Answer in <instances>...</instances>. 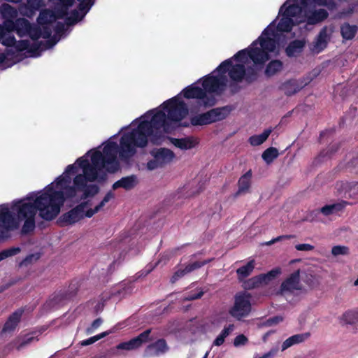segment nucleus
Masks as SVG:
<instances>
[{
    "label": "nucleus",
    "mask_w": 358,
    "mask_h": 358,
    "mask_svg": "<svg viewBox=\"0 0 358 358\" xmlns=\"http://www.w3.org/2000/svg\"><path fill=\"white\" fill-rule=\"evenodd\" d=\"M88 173L78 174L70 186L71 177L61 175L55 180V186L61 190H55L53 183L48 185L39 196L31 194L26 198L14 203L13 209L16 210L19 219H26L22 227V233L27 234L33 231L36 227L35 216L37 211L45 220H53L59 215L61 208L67 199H73L77 192L83 191L87 182H92Z\"/></svg>",
    "instance_id": "f257e3e1"
},
{
    "label": "nucleus",
    "mask_w": 358,
    "mask_h": 358,
    "mask_svg": "<svg viewBox=\"0 0 358 358\" xmlns=\"http://www.w3.org/2000/svg\"><path fill=\"white\" fill-rule=\"evenodd\" d=\"M167 120L165 111L158 110L150 120H142L136 128L124 134L120 138V161L128 164L136 155L137 148L147 146L148 137L153 144H159L164 137L162 128L165 130L169 125Z\"/></svg>",
    "instance_id": "f03ea898"
},
{
    "label": "nucleus",
    "mask_w": 358,
    "mask_h": 358,
    "mask_svg": "<svg viewBox=\"0 0 358 358\" xmlns=\"http://www.w3.org/2000/svg\"><path fill=\"white\" fill-rule=\"evenodd\" d=\"M215 71L223 75L227 73L228 91L230 95H235L243 90V81L250 85L258 80L259 69L251 66L246 68L243 64H234L232 59H227L223 61Z\"/></svg>",
    "instance_id": "7ed1b4c3"
},
{
    "label": "nucleus",
    "mask_w": 358,
    "mask_h": 358,
    "mask_svg": "<svg viewBox=\"0 0 358 358\" xmlns=\"http://www.w3.org/2000/svg\"><path fill=\"white\" fill-rule=\"evenodd\" d=\"M121 144L120 145L115 141H110L106 143L101 152L99 150H95L91 155V162L96 165L99 164L102 170L106 169V172L110 173H116L120 169V163L117 159V154L120 155ZM120 159V157H119Z\"/></svg>",
    "instance_id": "20e7f679"
},
{
    "label": "nucleus",
    "mask_w": 358,
    "mask_h": 358,
    "mask_svg": "<svg viewBox=\"0 0 358 358\" xmlns=\"http://www.w3.org/2000/svg\"><path fill=\"white\" fill-rule=\"evenodd\" d=\"M270 58L269 54H267L260 47L253 45L252 42L248 48L239 50L230 59H232V62L235 60L239 62L238 64H243L244 65L250 59L255 66V67L259 68L260 70Z\"/></svg>",
    "instance_id": "39448f33"
},
{
    "label": "nucleus",
    "mask_w": 358,
    "mask_h": 358,
    "mask_svg": "<svg viewBox=\"0 0 358 358\" xmlns=\"http://www.w3.org/2000/svg\"><path fill=\"white\" fill-rule=\"evenodd\" d=\"M162 106L165 113H166L167 119L170 122L177 124L178 127L189 113L188 106L182 100L180 94L165 101Z\"/></svg>",
    "instance_id": "423d86ee"
},
{
    "label": "nucleus",
    "mask_w": 358,
    "mask_h": 358,
    "mask_svg": "<svg viewBox=\"0 0 358 358\" xmlns=\"http://www.w3.org/2000/svg\"><path fill=\"white\" fill-rule=\"evenodd\" d=\"M250 294L241 292L234 296V305L229 310V315L237 320H242L251 312Z\"/></svg>",
    "instance_id": "0eeeda50"
},
{
    "label": "nucleus",
    "mask_w": 358,
    "mask_h": 358,
    "mask_svg": "<svg viewBox=\"0 0 358 358\" xmlns=\"http://www.w3.org/2000/svg\"><path fill=\"white\" fill-rule=\"evenodd\" d=\"M184 98L187 99H195L198 100V103L204 107H210L215 104L216 101L213 95L208 94L203 88L192 84L184 88L181 92Z\"/></svg>",
    "instance_id": "6e6552de"
},
{
    "label": "nucleus",
    "mask_w": 358,
    "mask_h": 358,
    "mask_svg": "<svg viewBox=\"0 0 358 358\" xmlns=\"http://www.w3.org/2000/svg\"><path fill=\"white\" fill-rule=\"evenodd\" d=\"M276 27L274 25V22L270 24L262 31L261 36L257 39L253 41V45H260V48L264 49V51L269 54L275 51L278 42L275 37L276 36Z\"/></svg>",
    "instance_id": "1a4fd4ad"
},
{
    "label": "nucleus",
    "mask_w": 358,
    "mask_h": 358,
    "mask_svg": "<svg viewBox=\"0 0 358 358\" xmlns=\"http://www.w3.org/2000/svg\"><path fill=\"white\" fill-rule=\"evenodd\" d=\"M202 87L206 93H215L221 95L227 89V78L226 75L219 73V76L207 75L203 78Z\"/></svg>",
    "instance_id": "9d476101"
},
{
    "label": "nucleus",
    "mask_w": 358,
    "mask_h": 358,
    "mask_svg": "<svg viewBox=\"0 0 358 358\" xmlns=\"http://www.w3.org/2000/svg\"><path fill=\"white\" fill-rule=\"evenodd\" d=\"M150 155L153 159L147 163V168L150 171L165 166L175 157L174 152L165 148H155L150 151Z\"/></svg>",
    "instance_id": "9b49d317"
},
{
    "label": "nucleus",
    "mask_w": 358,
    "mask_h": 358,
    "mask_svg": "<svg viewBox=\"0 0 358 358\" xmlns=\"http://www.w3.org/2000/svg\"><path fill=\"white\" fill-rule=\"evenodd\" d=\"M76 164L83 169L84 173H89L88 176H91V181H97L98 182H104L107 180V173L102 170L100 164L96 165L90 164L89 160L85 157H81L77 159Z\"/></svg>",
    "instance_id": "f8f14e48"
},
{
    "label": "nucleus",
    "mask_w": 358,
    "mask_h": 358,
    "mask_svg": "<svg viewBox=\"0 0 358 358\" xmlns=\"http://www.w3.org/2000/svg\"><path fill=\"white\" fill-rule=\"evenodd\" d=\"M20 200L14 201L11 206L12 212L8 208L4 207L0 210V222L2 223V227L6 230H13L17 229L19 226V222L26 220V219H19L17 213L13 209L14 203Z\"/></svg>",
    "instance_id": "ddd939ff"
},
{
    "label": "nucleus",
    "mask_w": 358,
    "mask_h": 358,
    "mask_svg": "<svg viewBox=\"0 0 358 358\" xmlns=\"http://www.w3.org/2000/svg\"><path fill=\"white\" fill-rule=\"evenodd\" d=\"M77 292L78 287L74 285H71L68 290H61L58 293H55L52 297L46 302L45 306L52 309L57 308L63 306L66 301L73 298L76 295Z\"/></svg>",
    "instance_id": "4468645a"
},
{
    "label": "nucleus",
    "mask_w": 358,
    "mask_h": 358,
    "mask_svg": "<svg viewBox=\"0 0 358 358\" xmlns=\"http://www.w3.org/2000/svg\"><path fill=\"white\" fill-rule=\"evenodd\" d=\"M301 3L306 6L308 0H300ZM303 11V7L297 3V0H287L279 10V15H285L289 17L299 16Z\"/></svg>",
    "instance_id": "2eb2a0df"
},
{
    "label": "nucleus",
    "mask_w": 358,
    "mask_h": 358,
    "mask_svg": "<svg viewBox=\"0 0 358 358\" xmlns=\"http://www.w3.org/2000/svg\"><path fill=\"white\" fill-rule=\"evenodd\" d=\"M303 288L300 282V270L291 273L280 285L281 293H293L294 291H301Z\"/></svg>",
    "instance_id": "dca6fc26"
},
{
    "label": "nucleus",
    "mask_w": 358,
    "mask_h": 358,
    "mask_svg": "<svg viewBox=\"0 0 358 358\" xmlns=\"http://www.w3.org/2000/svg\"><path fill=\"white\" fill-rule=\"evenodd\" d=\"M151 333V329H146L145 331L141 333L138 336L131 338L129 341L122 342L117 345L118 350H132L138 348L145 343L150 340V335Z\"/></svg>",
    "instance_id": "f3484780"
},
{
    "label": "nucleus",
    "mask_w": 358,
    "mask_h": 358,
    "mask_svg": "<svg viewBox=\"0 0 358 358\" xmlns=\"http://www.w3.org/2000/svg\"><path fill=\"white\" fill-rule=\"evenodd\" d=\"M84 218V213L76 206L63 213L57 220L61 227L74 224Z\"/></svg>",
    "instance_id": "a211bd4d"
},
{
    "label": "nucleus",
    "mask_w": 358,
    "mask_h": 358,
    "mask_svg": "<svg viewBox=\"0 0 358 358\" xmlns=\"http://www.w3.org/2000/svg\"><path fill=\"white\" fill-rule=\"evenodd\" d=\"M169 350L166 341L164 338H160L155 342L148 345L144 350L145 357H158L166 352Z\"/></svg>",
    "instance_id": "6ab92c4d"
},
{
    "label": "nucleus",
    "mask_w": 358,
    "mask_h": 358,
    "mask_svg": "<svg viewBox=\"0 0 358 358\" xmlns=\"http://www.w3.org/2000/svg\"><path fill=\"white\" fill-rule=\"evenodd\" d=\"M328 16V12L324 8L308 10L304 13L305 22L308 25L320 23L325 20Z\"/></svg>",
    "instance_id": "aec40b11"
},
{
    "label": "nucleus",
    "mask_w": 358,
    "mask_h": 358,
    "mask_svg": "<svg viewBox=\"0 0 358 358\" xmlns=\"http://www.w3.org/2000/svg\"><path fill=\"white\" fill-rule=\"evenodd\" d=\"M31 24L28 20L18 18L15 22L10 21L6 26L8 30L14 31L20 37H22L27 34L31 28Z\"/></svg>",
    "instance_id": "412c9836"
},
{
    "label": "nucleus",
    "mask_w": 358,
    "mask_h": 358,
    "mask_svg": "<svg viewBox=\"0 0 358 358\" xmlns=\"http://www.w3.org/2000/svg\"><path fill=\"white\" fill-rule=\"evenodd\" d=\"M212 261L211 259H206L202 262L196 261L192 263H190L187 264L184 268H180L178 271H176L171 280V282H175L177 281L179 278L183 277L185 275L188 274L191 272H192L194 270H196L198 268H200L201 267L203 266L204 265L207 264L208 263Z\"/></svg>",
    "instance_id": "4be33fe9"
},
{
    "label": "nucleus",
    "mask_w": 358,
    "mask_h": 358,
    "mask_svg": "<svg viewBox=\"0 0 358 358\" xmlns=\"http://www.w3.org/2000/svg\"><path fill=\"white\" fill-rule=\"evenodd\" d=\"M24 309L19 308L13 312L6 321L1 332L2 333H10L15 331L18 324L21 320V317L23 315Z\"/></svg>",
    "instance_id": "5701e85b"
},
{
    "label": "nucleus",
    "mask_w": 358,
    "mask_h": 358,
    "mask_svg": "<svg viewBox=\"0 0 358 358\" xmlns=\"http://www.w3.org/2000/svg\"><path fill=\"white\" fill-rule=\"evenodd\" d=\"M233 108L231 106L217 107L209 110L208 111V113L210 118V124L222 121L226 119L229 116Z\"/></svg>",
    "instance_id": "b1692460"
},
{
    "label": "nucleus",
    "mask_w": 358,
    "mask_h": 358,
    "mask_svg": "<svg viewBox=\"0 0 358 358\" xmlns=\"http://www.w3.org/2000/svg\"><path fill=\"white\" fill-rule=\"evenodd\" d=\"M210 121L208 116V111L206 113L197 114L190 117L189 121L185 120L179 124L180 127L187 128L192 126H203L210 124Z\"/></svg>",
    "instance_id": "393cba45"
},
{
    "label": "nucleus",
    "mask_w": 358,
    "mask_h": 358,
    "mask_svg": "<svg viewBox=\"0 0 358 358\" xmlns=\"http://www.w3.org/2000/svg\"><path fill=\"white\" fill-rule=\"evenodd\" d=\"M306 84V83H304V85L302 83L299 84L297 80L290 79L282 83L279 87V89L282 91L286 96H290L299 92Z\"/></svg>",
    "instance_id": "a878e982"
},
{
    "label": "nucleus",
    "mask_w": 358,
    "mask_h": 358,
    "mask_svg": "<svg viewBox=\"0 0 358 358\" xmlns=\"http://www.w3.org/2000/svg\"><path fill=\"white\" fill-rule=\"evenodd\" d=\"M306 42L303 39H295L289 43L285 51L289 57H297L305 47Z\"/></svg>",
    "instance_id": "bb28decb"
},
{
    "label": "nucleus",
    "mask_w": 358,
    "mask_h": 358,
    "mask_svg": "<svg viewBox=\"0 0 358 358\" xmlns=\"http://www.w3.org/2000/svg\"><path fill=\"white\" fill-rule=\"evenodd\" d=\"M171 142L181 150H189L194 148L199 142L193 136H188L181 138H171Z\"/></svg>",
    "instance_id": "cd10ccee"
},
{
    "label": "nucleus",
    "mask_w": 358,
    "mask_h": 358,
    "mask_svg": "<svg viewBox=\"0 0 358 358\" xmlns=\"http://www.w3.org/2000/svg\"><path fill=\"white\" fill-rule=\"evenodd\" d=\"M252 172L250 170L243 175L238 181V189L234 194V197H238L241 194H245L248 192L251 186Z\"/></svg>",
    "instance_id": "c85d7f7f"
},
{
    "label": "nucleus",
    "mask_w": 358,
    "mask_h": 358,
    "mask_svg": "<svg viewBox=\"0 0 358 358\" xmlns=\"http://www.w3.org/2000/svg\"><path fill=\"white\" fill-rule=\"evenodd\" d=\"M329 39L328 28L325 26L320 31L314 45V48L317 52H320L327 48Z\"/></svg>",
    "instance_id": "c756f323"
},
{
    "label": "nucleus",
    "mask_w": 358,
    "mask_h": 358,
    "mask_svg": "<svg viewBox=\"0 0 358 358\" xmlns=\"http://www.w3.org/2000/svg\"><path fill=\"white\" fill-rule=\"evenodd\" d=\"M137 184V178L135 175L123 177L113 183L112 187L113 189L123 188L126 190L133 189Z\"/></svg>",
    "instance_id": "7c9ffc66"
},
{
    "label": "nucleus",
    "mask_w": 358,
    "mask_h": 358,
    "mask_svg": "<svg viewBox=\"0 0 358 358\" xmlns=\"http://www.w3.org/2000/svg\"><path fill=\"white\" fill-rule=\"evenodd\" d=\"M348 204V202L341 201V202L325 205L324 206L322 207L319 211L324 215L328 216L342 211Z\"/></svg>",
    "instance_id": "2f4dec72"
},
{
    "label": "nucleus",
    "mask_w": 358,
    "mask_h": 358,
    "mask_svg": "<svg viewBox=\"0 0 358 358\" xmlns=\"http://www.w3.org/2000/svg\"><path fill=\"white\" fill-rule=\"evenodd\" d=\"M310 333H304L293 335L288 338H287L282 344L281 348L282 351L287 350V348L292 347L295 344H299L310 337Z\"/></svg>",
    "instance_id": "473e14b6"
},
{
    "label": "nucleus",
    "mask_w": 358,
    "mask_h": 358,
    "mask_svg": "<svg viewBox=\"0 0 358 358\" xmlns=\"http://www.w3.org/2000/svg\"><path fill=\"white\" fill-rule=\"evenodd\" d=\"M282 69V62L279 59H273L270 61L266 66L264 74L266 77L270 78L280 72Z\"/></svg>",
    "instance_id": "72a5a7b5"
},
{
    "label": "nucleus",
    "mask_w": 358,
    "mask_h": 358,
    "mask_svg": "<svg viewBox=\"0 0 358 358\" xmlns=\"http://www.w3.org/2000/svg\"><path fill=\"white\" fill-rule=\"evenodd\" d=\"M357 32V27L356 25H350L348 22L343 23L341 26V34L343 39H352Z\"/></svg>",
    "instance_id": "f704fd0d"
},
{
    "label": "nucleus",
    "mask_w": 358,
    "mask_h": 358,
    "mask_svg": "<svg viewBox=\"0 0 358 358\" xmlns=\"http://www.w3.org/2000/svg\"><path fill=\"white\" fill-rule=\"evenodd\" d=\"M255 268V261L251 260L248 262L245 265L238 268L236 270L238 279L239 281H243V279L248 277Z\"/></svg>",
    "instance_id": "c9c22d12"
},
{
    "label": "nucleus",
    "mask_w": 358,
    "mask_h": 358,
    "mask_svg": "<svg viewBox=\"0 0 358 358\" xmlns=\"http://www.w3.org/2000/svg\"><path fill=\"white\" fill-rule=\"evenodd\" d=\"M272 131L271 128L265 129L261 134L250 136L248 141L252 146L260 145L266 141Z\"/></svg>",
    "instance_id": "e433bc0d"
},
{
    "label": "nucleus",
    "mask_w": 358,
    "mask_h": 358,
    "mask_svg": "<svg viewBox=\"0 0 358 358\" xmlns=\"http://www.w3.org/2000/svg\"><path fill=\"white\" fill-rule=\"evenodd\" d=\"M282 18L278 22L276 29L280 32H289L292 31L294 23L292 18L281 15Z\"/></svg>",
    "instance_id": "4c0bfd02"
},
{
    "label": "nucleus",
    "mask_w": 358,
    "mask_h": 358,
    "mask_svg": "<svg viewBox=\"0 0 358 358\" xmlns=\"http://www.w3.org/2000/svg\"><path fill=\"white\" fill-rule=\"evenodd\" d=\"M38 22L43 25L41 28V37L43 38H50L52 36L51 28L48 25L49 21L47 16H45L43 13H41L38 18Z\"/></svg>",
    "instance_id": "58836bf2"
},
{
    "label": "nucleus",
    "mask_w": 358,
    "mask_h": 358,
    "mask_svg": "<svg viewBox=\"0 0 358 358\" xmlns=\"http://www.w3.org/2000/svg\"><path fill=\"white\" fill-rule=\"evenodd\" d=\"M282 271L280 267H276L267 272L266 273L259 274V277L262 285H267L273 280L275 279L280 273Z\"/></svg>",
    "instance_id": "ea45409f"
},
{
    "label": "nucleus",
    "mask_w": 358,
    "mask_h": 358,
    "mask_svg": "<svg viewBox=\"0 0 358 358\" xmlns=\"http://www.w3.org/2000/svg\"><path fill=\"white\" fill-rule=\"evenodd\" d=\"M342 320L348 324H358V311H346L342 315Z\"/></svg>",
    "instance_id": "a19ab883"
},
{
    "label": "nucleus",
    "mask_w": 358,
    "mask_h": 358,
    "mask_svg": "<svg viewBox=\"0 0 358 358\" xmlns=\"http://www.w3.org/2000/svg\"><path fill=\"white\" fill-rule=\"evenodd\" d=\"M279 153L277 148L270 147L265 150L262 153V159L267 163H271L275 158L278 157Z\"/></svg>",
    "instance_id": "79ce46f5"
},
{
    "label": "nucleus",
    "mask_w": 358,
    "mask_h": 358,
    "mask_svg": "<svg viewBox=\"0 0 358 358\" xmlns=\"http://www.w3.org/2000/svg\"><path fill=\"white\" fill-rule=\"evenodd\" d=\"M84 17L78 10L74 9L71 12L70 15L66 17L65 22L69 26L74 25L82 20Z\"/></svg>",
    "instance_id": "37998d69"
},
{
    "label": "nucleus",
    "mask_w": 358,
    "mask_h": 358,
    "mask_svg": "<svg viewBox=\"0 0 358 358\" xmlns=\"http://www.w3.org/2000/svg\"><path fill=\"white\" fill-rule=\"evenodd\" d=\"M82 192L83 194L81 196V199H86L89 197H93L97 194L99 192V187L98 185L94 184L87 185L86 187H85Z\"/></svg>",
    "instance_id": "c03bdc74"
},
{
    "label": "nucleus",
    "mask_w": 358,
    "mask_h": 358,
    "mask_svg": "<svg viewBox=\"0 0 358 358\" xmlns=\"http://www.w3.org/2000/svg\"><path fill=\"white\" fill-rule=\"evenodd\" d=\"M262 285L259 275L254 276L243 282V286L245 289H253Z\"/></svg>",
    "instance_id": "a18cd8bd"
},
{
    "label": "nucleus",
    "mask_w": 358,
    "mask_h": 358,
    "mask_svg": "<svg viewBox=\"0 0 358 358\" xmlns=\"http://www.w3.org/2000/svg\"><path fill=\"white\" fill-rule=\"evenodd\" d=\"M43 41H34V42L31 44L29 43V46L28 48V52L31 55V57H38L41 55V52L43 50L42 48Z\"/></svg>",
    "instance_id": "49530a36"
},
{
    "label": "nucleus",
    "mask_w": 358,
    "mask_h": 358,
    "mask_svg": "<svg viewBox=\"0 0 358 358\" xmlns=\"http://www.w3.org/2000/svg\"><path fill=\"white\" fill-rule=\"evenodd\" d=\"M41 258V254L36 252L28 255L24 259H23L19 264L20 267H27L29 265L36 262Z\"/></svg>",
    "instance_id": "de8ad7c7"
},
{
    "label": "nucleus",
    "mask_w": 358,
    "mask_h": 358,
    "mask_svg": "<svg viewBox=\"0 0 358 358\" xmlns=\"http://www.w3.org/2000/svg\"><path fill=\"white\" fill-rule=\"evenodd\" d=\"M110 334V331H106L102 332L99 334H97V335L90 337L87 339L80 341V344L81 346H87V345H92V344L94 343L95 342H96L97 341L109 335Z\"/></svg>",
    "instance_id": "09e8293b"
},
{
    "label": "nucleus",
    "mask_w": 358,
    "mask_h": 358,
    "mask_svg": "<svg viewBox=\"0 0 358 358\" xmlns=\"http://www.w3.org/2000/svg\"><path fill=\"white\" fill-rule=\"evenodd\" d=\"M20 252L19 247H12L8 249L3 250L0 252V262L7 257H12L17 255Z\"/></svg>",
    "instance_id": "8fccbe9b"
},
{
    "label": "nucleus",
    "mask_w": 358,
    "mask_h": 358,
    "mask_svg": "<svg viewBox=\"0 0 358 358\" xmlns=\"http://www.w3.org/2000/svg\"><path fill=\"white\" fill-rule=\"evenodd\" d=\"M340 148V143H336L331 145L327 150H322L318 157L319 158H324V157H331L334 154H335Z\"/></svg>",
    "instance_id": "3c124183"
},
{
    "label": "nucleus",
    "mask_w": 358,
    "mask_h": 358,
    "mask_svg": "<svg viewBox=\"0 0 358 358\" xmlns=\"http://www.w3.org/2000/svg\"><path fill=\"white\" fill-rule=\"evenodd\" d=\"M31 40L38 41L41 37V28L37 26H32L27 31V34Z\"/></svg>",
    "instance_id": "603ef678"
},
{
    "label": "nucleus",
    "mask_w": 358,
    "mask_h": 358,
    "mask_svg": "<svg viewBox=\"0 0 358 358\" xmlns=\"http://www.w3.org/2000/svg\"><path fill=\"white\" fill-rule=\"evenodd\" d=\"M331 253L334 256L348 255L349 248L347 246L336 245L332 248Z\"/></svg>",
    "instance_id": "864d4df0"
},
{
    "label": "nucleus",
    "mask_w": 358,
    "mask_h": 358,
    "mask_svg": "<svg viewBox=\"0 0 358 358\" xmlns=\"http://www.w3.org/2000/svg\"><path fill=\"white\" fill-rule=\"evenodd\" d=\"M103 323V320L101 317L94 320L91 325L86 329V334L90 335L92 334L96 329H98Z\"/></svg>",
    "instance_id": "5fc2aeb1"
},
{
    "label": "nucleus",
    "mask_w": 358,
    "mask_h": 358,
    "mask_svg": "<svg viewBox=\"0 0 358 358\" xmlns=\"http://www.w3.org/2000/svg\"><path fill=\"white\" fill-rule=\"evenodd\" d=\"M133 287L131 283L123 284L120 288L117 291L116 294L118 295L125 296L132 292Z\"/></svg>",
    "instance_id": "6e6d98bb"
},
{
    "label": "nucleus",
    "mask_w": 358,
    "mask_h": 358,
    "mask_svg": "<svg viewBox=\"0 0 358 358\" xmlns=\"http://www.w3.org/2000/svg\"><path fill=\"white\" fill-rule=\"evenodd\" d=\"M80 3L78 6V10L84 15L90 11L91 7L92 6V3H87L83 1H79Z\"/></svg>",
    "instance_id": "4d7b16f0"
},
{
    "label": "nucleus",
    "mask_w": 358,
    "mask_h": 358,
    "mask_svg": "<svg viewBox=\"0 0 358 358\" xmlns=\"http://www.w3.org/2000/svg\"><path fill=\"white\" fill-rule=\"evenodd\" d=\"M29 46V41L28 40H20L17 42L16 41L15 48L17 52L28 51Z\"/></svg>",
    "instance_id": "13d9d810"
},
{
    "label": "nucleus",
    "mask_w": 358,
    "mask_h": 358,
    "mask_svg": "<svg viewBox=\"0 0 358 358\" xmlns=\"http://www.w3.org/2000/svg\"><path fill=\"white\" fill-rule=\"evenodd\" d=\"M69 8V7H67L66 6L61 5V8H58L55 11V17L57 19H63L65 16L67 15Z\"/></svg>",
    "instance_id": "bf43d9fd"
},
{
    "label": "nucleus",
    "mask_w": 358,
    "mask_h": 358,
    "mask_svg": "<svg viewBox=\"0 0 358 358\" xmlns=\"http://www.w3.org/2000/svg\"><path fill=\"white\" fill-rule=\"evenodd\" d=\"M16 39L14 36H8L3 38L2 44L6 47H15Z\"/></svg>",
    "instance_id": "052dcab7"
},
{
    "label": "nucleus",
    "mask_w": 358,
    "mask_h": 358,
    "mask_svg": "<svg viewBox=\"0 0 358 358\" xmlns=\"http://www.w3.org/2000/svg\"><path fill=\"white\" fill-rule=\"evenodd\" d=\"M48 40L46 41H43L42 48L43 50H47L52 48L58 41L57 39H56L55 37L48 38Z\"/></svg>",
    "instance_id": "680f3d73"
},
{
    "label": "nucleus",
    "mask_w": 358,
    "mask_h": 358,
    "mask_svg": "<svg viewBox=\"0 0 358 358\" xmlns=\"http://www.w3.org/2000/svg\"><path fill=\"white\" fill-rule=\"evenodd\" d=\"M48 40L46 41H43L42 48L43 50H47L52 48L58 41L57 39H56L55 37L48 38Z\"/></svg>",
    "instance_id": "e2e57ef3"
},
{
    "label": "nucleus",
    "mask_w": 358,
    "mask_h": 358,
    "mask_svg": "<svg viewBox=\"0 0 358 358\" xmlns=\"http://www.w3.org/2000/svg\"><path fill=\"white\" fill-rule=\"evenodd\" d=\"M247 342L248 338L243 334H240L234 338V345L235 346L243 345H245Z\"/></svg>",
    "instance_id": "0e129e2a"
},
{
    "label": "nucleus",
    "mask_w": 358,
    "mask_h": 358,
    "mask_svg": "<svg viewBox=\"0 0 358 358\" xmlns=\"http://www.w3.org/2000/svg\"><path fill=\"white\" fill-rule=\"evenodd\" d=\"M282 320H283V317L282 316L277 315V316H274V317H270L268 320H266V321L265 322V324L266 326L270 327V326H272L274 324H277L280 323V322H282Z\"/></svg>",
    "instance_id": "69168bd1"
},
{
    "label": "nucleus",
    "mask_w": 358,
    "mask_h": 358,
    "mask_svg": "<svg viewBox=\"0 0 358 358\" xmlns=\"http://www.w3.org/2000/svg\"><path fill=\"white\" fill-rule=\"evenodd\" d=\"M41 0H27V7L31 10H38L41 6Z\"/></svg>",
    "instance_id": "338daca9"
},
{
    "label": "nucleus",
    "mask_w": 358,
    "mask_h": 358,
    "mask_svg": "<svg viewBox=\"0 0 358 358\" xmlns=\"http://www.w3.org/2000/svg\"><path fill=\"white\" fill-rule=\"evenodd\" d=\"M113 197L114 194L111 191L108 192L104 196L102 201L98 204L99 207L101 209L104 206V205Z\"/></svg>",
    "instance_id": "774afa93"
}]
</instances>
